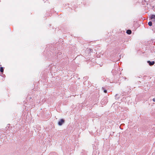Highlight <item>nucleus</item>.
<instances>
[{"label": "nucleus", "instance_id": "6e6552de", "mask_svg": "<svg viewBox=\"0 0 155 155\" xmlns=\"http://www.w3.org/2000/svg\"><path fill=\"white\" fill-rule=\"evenodd\" d=\"M148 25L149 26H151L152 25V22L151 21H150L148 23Z\"/></svg>", "mask_w": 155, "mask_h": 155}, {"label": "nucleus", "instance_id": "f257e3e1", "mask_svg": "<svg viewBox=\"0 0 155 155\" xmlns=\"http://www.w3.org/2000/svg\"><path fill=\"white\" fill-rule=\"evenodd\" d=\"M108 101L106 97H104L101 100V103L102 105H105L107 102Z\"/></svg>", "mask_w": 155, "mask_h": 155}, {"label": "nucleus", "instance_id": "7ed1b4c3", "mask_svg": "<svg viewBox=\"0 0 155 155\" xmlns=\"http://www.w3.org/2000/svg\"><path fill=\"white\" fill-rule=\"evenodd\" d=\"M150 19L153 21H155V15H151L150 17Z\"/></svg>", "mask_w": 155, "mask_h": 155}, {"label": "nucleus", "instance_id": "1a4fd4ad", "mask_svg": "<svg viewBox=\"0 0 155 155\" xmlns=\"http://www.w3.org/2000/svg\"><path fill=\"white\" fill-rule=\"evenodd\" d=\"M107 91L106 90H104V92L105 93H107Z\"/></svg>", "mask_w": 155, "mask_h": 155}, {"label": "nucleus", "instance_id": "4468645a", "mask_svg": "<svg viewBox=\"0 0 155 155\" xmlns=\"http://www.w3.org/2000/svg\"><path fill=\"white\" fill-rule=\"evenodd\" d=\"M30 99H31V97H30Z\"/></svg>", "mask_w": 155, "mask_h": 155}, {"label": "nucleus", "instance_id": "f8f14e48", "mask_svg": "<svg viewBox=\"0 0 155 155\" xmlns=\"http://www.w3.org/2000/svg\"><path fill=\"white\" fill-rule=\"evenodd\" d=\"M47 1V0H43V1L44 2V3H45Z\"/></svg>", "mask_w": 155, "mask_h": 155}, {"label": "nucleus", "instance_id": "39448f33", "mask_svg": "<svg viewBox=\"0 0 155 155\" xmlns=\"http://www.w3.org/2000/svg\"><path fill=\"white\" fill-rule=\"evenodd\" d=\"M126 33L128 35L131 34L132 33L131 31L130 30L128 29L127 30Z\"/></svg>", "mask_w": 155, "mask_h": 155}, {"label": "nucleus", "instance_id": "ddd939ff", "mask_svg": "<svg viewBox=\"0 0 155 155\" xmlns=\"http://www.w3.org/2000/svg\"><path fill=\"white\" fill-rule=\"evenodd\" d=\"M153 101L154 102H155V98H154L153 99Z\"/></svg>", "mask_w": 155, "mask_h": 155}, {"label": "nucleus", "instance_id": "20e7f679", "mask_svg": "<svg viewBox=\"0 0 155 155\" xmlns=\"http://www.w3.org/2000/svg\"><path fill=\"white\" fill-rule=\"evenodd\" d=\"M147 63L150 66H152L153 65L155 64V62L154 61H147Z\"/></svg>", "mask_w": 155, "mask_h": 155}, {"label": "nucleus", "instance_id": "0eeeda50", "mask_svg": "<svg viewBox=\"0 0 155 155\" xmlns=\"http://www.w3.org/2000/svg\"><path fill=\"white\" fill-rule=\"evenodd\" d=\"M119 95L118 94H116V95H115V99H119Z\"/></svg>", "mask_w": 155, "mask_h": 155}, {"label": "nucleus", "instance_id": "423d86ee", "mask_svg": "<svg viewBox=\"0 0 155 155\" xmlns=\"http://www.w3.org/2000/svg\"><path fill=\"white\" fill-rule=\"evenodd\" d=\"M0 71L2 73V74L4 72V68L3 67H0Z\"/></svg>", "mask_w": 155, "mask_h": 155}, {"label": "nucleus", "instance_id": "f03ea898", "mask_svg": "<svg viewBox=\"0 0 155 155\" xmlns=\"http://www.w3.org/2000/svg\"><path fill=\"white\" fill-rule=\"evenodd\" d=\"M65 122V120L63 119H60L58 122V124L59 126H61Z\"/></svg>", "mask_w": 155, "mask_h": 155}, {"label": "nucleus", "instance_id": "9d476101", "mask_svg": "<svg viewBox=\"0 0 155 155\" xmlns=\"http://www.w3.org/2000/svg\"><path fill=\"white\" fill-rule=\"evenodd\" d=\"M87 77H84V79L85 80H86L87 79Z\"/></svg>", "mask_w": 155, "mask_h": 155}, {"label": "nucleus", "instance_id": "9b49d317", "mask_svg": "<svg viewBox=\"0 0 155 155\" xmlns=\"http://www.w3.org/2000/svg\"><path fill=\"white\" fill-rule=\"evenodd\" d=\"M115 71L114 70H113L112 71V73L114 75V71Z\"/></svg>", "mask_w": 155, "mask_h": 155}]
</instances>
